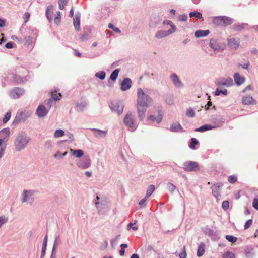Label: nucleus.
I'll return each instance as SVG.
<instances>
[{
	"label": "nucleus",
	"mask_w": 258,
	"mask_h": 258,
	"mask_svg": "<svg viewBox=\"0 0 258 258\" xmlns=\"http://www.w3.org/2000/svg\"><path fill=\"white\" fill-rule=\"evenodd\" d=\"M30 140V138L25 133H19L14 141V147L16 151L19 152L24 149Z\"/></svg>",
	"instance_id": "f03ea898"
},
{
	"label": "nucleus",
	"mask_w": 258,
	"mask_h": 258,
	"mask_svg": "<svg viewBox=\"0 0 258 258\" xmlns=\"http://www.w3.org/2000/svg\"><path fill=\"white\" fill-rule=\"evenodd\" d=\"M237 180L236 176L231 175L228 178V181L231 183H234Z\"/></svg>",
	"instance_id": "69168bd1"
},
{
	"label": "nucleus",
	"mask_w": 258,
	"mask_h": 258,
	"mask_svg": "<svg viewBox=\"0 0 258 258\" xmlns=\"http://www.w3.org/2000/svg\"><path fill=\"white\" fill-rule=\"evenodd\" d=\"M209 46L214 51L221 52L226 47L224 43L217 38H212L210 40Z\"/></svg>",
	"instance_id": "20e7f679"
},
{
	"label": "nucleus",
	"mask_w": 258,
	"mask_h": 258,
	"mask_svg": "<svg viewBox=\"0 0 258 258\" xmlns=\"http://www.w3.org/2000/svg\"><path fill=\"white\" fill-rule=\"evenodd\" d=\"M91 161L88 155L84 156L76 163L77 167L82 169L88 168L91 166Z\"/></svg>",
	"instance_id": "0eeeda50"
},
{
	"label": "nucleus",
	"mask_w": 258,
	"mask_h": 258,
	"mask_svg": "<svg viewBox=\"0 0 258 258\" xmlns=\"http://www.w3.org/2000/svg\"><path fill=\"white\" fill-rule=\"evenodd\" d=\"M64 134L65 133L62 130L58 129L55 131L54 136L55 138H59L64 136Z\"/></svg>",
	"instance_id": "c03bdc74"
},
{
	"label": "nucleus",
	"mask_w": 258,
	"mask_h": 258,
	"mask_svg": "<svg viewBox=\"0 0 258 258\" xmlns=\"http://www.w3.org/2000/svg\"><path fill=\"white\" fill-rule=\"evenodd\" d=\"M187 18V16L186 14L179 15L178 17V20L179 21H186Z\"/></svg>",
	"instance_id": "bf43d9fd"
},
{
	"label": "nucleus",
	"mask_w": 258,
	"mask_h": 258,
	"mask_svg": "<svg viewBox=\"0 0 258 258\" xmlns=\"http://www.w3.org/2000/svg\"><path fill=\"white\" fill-rule=\"evenodd\" d=\"M223 16L214 17L213 19V22L217 26H223Z\"/></svg>",
	"instance_id": "2f4dec72"
},
{
	"label": "nucleus",
	"mask_w": 258,
	"mask_h": 258,
	"mask_svg": "<svg viewBox=\"0 0 258 258\" xmlns=\"http://www.w3.org/2000/svg\"><path fill=\"white\" fill-rule=\"evenodd\" d=\"M7 144L0 140V156H4L6 149Z\"/></svg>",
	"instance_id": "e433bc0d"
},
{
	"label": "nucleus",
	"mask_w": 258,
	"mask_h": 258,
	"mask_svg": "<svg viewBox=\"0 0 258 258\" xmlns=\"http://www.w3.org/2000/svg\"><path fill=\"white\" fill-rule=\"evenodd\" d=\"M245 255L247 258H252L254 255L253 248L251 247H247L245 249Z\"/></svg>",
	"instance_id": "72a5a7b5"
},
{
	"label": "nucleus",
	"mask_w": 258,
	"mask_h": 258,
	"mask_svg": "<svg viewBox=\"0 0 258 258\" xmlns=\"http://www.w3.org/2000/svg\"><path fill=\"white\" fill-rule=\"evenodd\" d=\"M53 11V6L49 5L47 7L46 11V16L48 20L50 22L52 20V12Z\"/></svg>",
	"instance_id": "473e14b6"
},
{
	"label": "nucleus",
	"mask_w": 258,
	"mask_h": 258,
	"mask_svg": "<svg viewBox=\"0 0 258 258\" xmlns=\"http://www.w3.org/2000/svg\"><path fill=\"white\" fill-rule=\"evenodd\" d=\"M184 170L187 172H197L200 170L199 164L192 161H187L183 164Z\"/></svg>",
	"instance_id": "423d86ee"
},
{
	"label": "nucleus",
	"mask_w": 258,
	"mask_h": 258,
	"mask_svg": "<svg viewBox=\"0 0 258 258\" xmlns=\"http://www.w3.org/2000/svg\"><path fill=\"white\" fill-rule=\"evenodd\" d=\"M44 145L47 149H51L53 146V143L51 140H48L45 142Z\"/></svg>",
	"instance_id": "6e6d98bb"
},
{
	"label": "nucleus",
	"mask_w": 258,
	"mask_h": 258,
	"mask_svg": "<svg viewBox=\"0 0 258 258\" xmlns=\"http://www.w3.org/2000/svg\"><path fill=\"white\" fill-rule=\"evenodd\" d=\"M204 233L208 234L209 235H213V233H214V231L213 230H212L208 227H206L204 229Z\"/></svg>",
	"instance_id": "e2e57ef3"
},
{
	"label": "nucleus",
	"mask_w": 258,
	"mask_h": 258,
	"mask_svg": "<svg viewBox=\"0 0 258 258\" xmlns=\"http://www.w3.org/2000/svg\"><path fill=\"white\" fill-rule=\"evenodd\" d=\"M252 206L254 209L258 210V197L254 198Z\"/></svg>",
	"instance_id": "052dcab7"
},
{
	"label": "nucleus",
	"mask_w": 258,
	"mask_h": 258,
	"mask_svg": "<svg viewBox=\"0 0 258 258\" xmlns=\"http://www.w3.org/2000/svg\"><path fill=\"white\" fill-rule=\"evenodd\" d=\"M225 86L230 87L233 85V81L231 78L224 79Z\"/></svg>",
	"instance_id": "de8ad7c7"
},
{
	"label": "nucleus",
	"mask_w": 258,
	"mask_h": 258,
	"mask_svg": "<svg viewBox=\"0 0 258 258\" xmlns=\"http://www.w3.org/2000/svg\"><path fill=\"white\" fill-rule=\"evenodd\" d=\"M95 77L99 78L100 80H104L106 77V73L104 71H99L97 72L95 75Z\"/></svg>",
	"instance_id": "49530a36"
},
{
	"label": "nucleus",
	"mask_w": 258,
	"mask_h": 258,
	"mask_svg": "<svg viewBox=\"0 0 258 258\" xmlns=\"http://www.w3.org/2000/svg\"><path fill=\"white\" fill-rule=\"evenodd\" d=\"M205 245L204 243H201L199 245L197 251V256L200 257L202 256L205 252Z\"/></svg>",
	"instance_id": "f704fd0d"
},
{
	"label": "nucleus",
	"mask_w": 258,
	"mask_h": 258,
	"mask_svg": "<svg viewBox=\"0 0 258 258\" xmlns=\"http://www.w3.org/2000/svg\"><path fill=\"white\" fill-rule=\"evenodd\" d=\"M123 122L126 126L128 128L129 131L133 132L136 130L137 125L135 118L131 112L127 113L124 118Z\"/></svg>",
	"instance_id": "7ed1b4c3"
},
{
	"label": "nucleus",
	"mask_w": 258,
	"mask_h": 258,
	"mask_svg": "<svg viewBox=\"0 0 258 258\" xmlns=\"http://www.w3.org/2000/svg\"><path fill=\"white\" fill-rule=\"evenodd\" d=\"M94 202L98 214H101L102 213V210L106 206V201L101 199L99 196H97Z\"/></svg>",
	"instance_id": "9d476101"
},
{
	"label": "nucleus",
	"mask_w": 258,
	"mask_h": 258,
	"mask_svg": "<svg viewBox=\"0 0 258 258\" xmlns=\"http://www.w3.org/2000/svg\"><path fill=\"white\" fill-rule=\"evenodd\" d=\"M199 143V141L195 138H191L189 144V147L192 149H195V145Z\"/></svg>",
	"instance_id": "09e8293b"
},
{
	"label": "nucleus",
	"mask_w": 258,
	"mask_h": 258,
	"mask_svg": "<svg viewBox=\"0 0 258 258\" xmlns=\"http://www.w3.org/2000/svg\"><path fill=\"white\" fill-rule=\"evenodd\" d=\"M163 24L164 25H170L171 26V29H169L168 30L172 31L173 33L176 31L177 28L171 20H164L163 22Z\"/></svg>",
	"instance_id": "c85d7f7f"
},
{
	"label": "nucleus",
	"mask_w": 258,
	"mask_h": 258,
	"mask_svg": "<svg viewBox=\"0 0 258 258\" xmlns=\"http://www.w3.org/2000/svg\"><path fill=\"white\" fill-rule=\"evenodd\" d=\"M11 116V111H9L5 114V115L3 118V121L4 122V123L7 122L9 121V120L10 119Z\"/></svg>",
	"instance_id": "5fc2aeb1"
},
{
	"label": "nucleus",
	"mask_w": 258,
	"mask_h": 258,
	"mask_svg": "<svg viewBox=\"0 0 258 258\" xmlns=\"http://www.w3.org/2000/svg\"><path fill=\"white\" fill-rule=\"evenodd\" d=\"M14 80L17 83H20L24 82V78L20 77L19 75H15L13 77Z\"/></svg>",
	"instance_id": "3c124183"
},
{
	"label": "nucleus",
	"mask_w": 258,
	"mask_h": 258,
	"mask_svg": "<svg viewBox=\"0 0 258 258\" xmlns=\"http://www.w3.org/2000/svg\"><path fill=\"white\" fill-rule=\"evenodd\" d=\"M132 86L131 80L128 78H126L123 79L121 84V89L122 91H126L128 90Z\"/></svg>",
	"instance_id": "aec40b11"
},
{
	"label": "nucleus",
	"mask_w": 258,
	"mask_h": 258,
	"mask_svg": "<svg viewBox=\"0 0 258 258\" xmlns=\"http://www.w3.org/2000/svg\"><path fill=\"white\" fill-rule=\"evenodd\" d=\"M223 258H235V255L231 252L227 251L223 254Z\"/></svg>",
	"instance_id": "4d7b16f0"
},
{
	"label": "nucleus",
	"mask_w": 258,
	"mask_h": 258,
	"mask_svg": "<svg viewBox=\"0 0 258 258\" xmlns=\"http://www.w3.org/2000/svg\"><path fill=\"white\" fill-rule=\"evenodd\" d=\"M109 107L112 111L116 112L120 115L123 112L124 106L121 102L113 101L109 104Z\"/></svg>",
	"instance_id": "1a4fd4ad"
},
{
	"label": "nucleus",
	"mask_w": 258,
	"mask_h": 258,
	"mask_svg": "<svg viewBox=\"0 0 258 258\" xmlns=\"http://www.w3.org/2000/svg\"><path fill=\"white\" fill-rule=\"evenodd\" d=\"M223 94L224 95H227V90L226 89H224L223 90H220L218 88H217L215 92V95L216 96H219L221 94Z\"/></svg>",
	"instance_id": "a18cd8bd"
},
{
	"label": "nucleus",
	"mask_w": 258,
	"mask_h": 258,
	"mask_svg": "<svg viewBox=\"0 0 258 258\" xmlns=\"http://www.w3.org/2000/svg\"><path fill=\"white\" fill-rule=\"evenodd\" d=\"M210 33L209 30H197L195 33V36L197 38L201 37H204L207 36Z\"/></svg>",
	"instance_id": "b1692460"
},
{
	"label": "nucleus",
	"mask_w": 258,
	"mask_h": 258,
	"mask_svg": "<svg viewBox=\"0 0 258 258\" xmlns=\"http://www.w3.org/2000/svg\"><path fill=\"white\" fill-rule=\"evenodd\" d=\"M242 103L244 105H256L257 104L256 101L250 95H247L242 97Z\"/></svg>",
	"instance_id": "a211bd4d"
},
{
	"label": "nucleus",
	"mask_w": 258,
	"mask_h": 258,
	"mask_svg": "<svg viewBox=\"0 0 258 258\" xmlns=\"http://www.w3.org/2000/svg\"><path fill=\"white\" fill-rule=\"evenodd\" d=\"M80 17L81 15L79 12H78L76 13L75 17L73 18V25L75 30L77 31L80 30Z\"/></svg>",
	"instance_id": "412c9836"
},
{
	"label": "nucleus",
	"mask_w": 258,
	"mask_h": 258,
	"mask_svg": "<svg viewBox=\"0 0 258 258\" xmlns=\"http://www.w3.org/2000/svg\"><path fill=\"white\" fill-rule=\"evenodd\" d=\"M240 40L238 38H232L228 39V46L233 50H236L240 45Z\"/></svg>",
	"instance_id": "f8f14e48"
},
{
	"label": "nucleus",
	"mask_w": 258,
	"mask_h": 258,
	"mask_svg": "<svg viewBox=\"0 0 258 258\" xmlns=\"http://www.w3.org/2000/svg\"><path fill=\"white\" fill-rule=\"evenodd\" d=\"M214 128H215V126H212L210 124H205V125H202V126H201L199 128H196L195 131L196 132H205L206 131L213 129Z\"/></svg>",
	"instance_id": "bb28decb"
},
{
	"label": "nucleus",
	"mask_w": 258,
	"mask_h": 258,
	"mask_svg": "<svg viewBox=\"0 0 258 258\" xmlns=\"http://www.w3.org/2000/svg\"><path fill=\"white\" fill-rule=\"evenodd\" d=\"M61 19L60 12L58 11L55 16L54 22L56 24H58L60 22Z\"/></svg>",
	"instance_id": "13d9d810"
},
{
	"label": "nucleus",
	"mask_w": 258,
	"mask_h": 258,
	"mask_svg": "<svg viewBox=\"0 0 258 258\" xmlns=\"http://www.w3.org/2000/svg\"><path fill=\"white\" fill-rule=\"evenodd\" d=\"M223 183L219 182L213 184L211 187L213 196L217 199H218V198L221 196L220 188L223 186Z\"/></svg>",
	"instance_id": "9b49d317"
},
{
	"label": "nucleus",
	"mask_w": 258,
	"mask_h": 258,
	"mask_svg": "<svg viewBox=\"0 0 258 258\" xmlns=\"http://www.w3.org/2000/svg\"><path fill=\"white\" fill-rule=\"evenodd\" d=\"M189 15L190 18L195 17L198 19H201L202 18V14L197 11L191 12L189 14Z\"/></svg>",
	"instance_id": "37998d69"
},
{
	"label": "nucleus",
	"mask_w": 258,
	"mask_h": 258,
	"mask_svg": "<svg viewBox=\"0 0 258 258\" xmlns=\"http://www.w3.org/2000/svg\"><path fill=\"white\" fill-rule=\"evenodd\" d=\"M47 244V235H46L43 239V241L40 258H44V257L45 255Z\"/></svg>",
	"instance_id": "cd10ccee"
},
{
	"label": "nucleus",
	"mask_w": 258,
	"mask_h": 258,
	"mask_svg": "<svg viewBox=\"0 0 258 258\" xmlns=\"http://www.w3.org/2000/svg\"><path fill=\"white\" fill-rule=\"evenodd\" d=\"M216 120L218 122H220L219 124L217 125V126H219L222 125V123L225 122V119L220 116H218L216 118Z\"/></svg>",
	"instance_id": "338daca9"
},
{
	"label": "nucleus",
	"mask_w": 258,
	"mask_h": 258,
	"mask_svg": "<svg viewBox=\"0 0 258 258\" xmlns=\"http://www.w3.org/2000/svg\"><path fill=\"white\" fill-rule=\"evenodd\" d=\"M170 79L171 80L173 85L177 88H182L183 86V84L180 81L179 77L175 73H172L170 76Z\"/></svg>",
	"instance_id": "4468645a"
},
{
	"label": "nucleus",
	"mask_w": 258,
	"mask_h": 258,
	"mask_svg": "<svg viewBox=\"0 0 258 258\" xmlns=\"http://www.w3.org/2000/svg\"><path fill=\"white\" fill-rule=\"evenodd\" d=\"M173 33L172 31L160 30L156 33L155 36L157 39H162Z\"/></svg>",
	"instance_id": "6ab92c4d"
},
{
	"label": "nucleus",
	"mask_w": 258,
	"mask_h": 258,
	"mask_svg": "<svg viewBox=\"0 0 258 258\" xmlns=\"http://www.w3.org/2000/svg\"><path fill=\"white\" fill-rule=\"evenodd\" d=\"M225 238L229 242L232 243H235L237 240V238L232 235H226Z\"/></svg>",
	"instance_id": "603ef678"
},
{
	"label": "nucleus",
	"mask_w": 258,
	"mask_h": 258,
	"mask_svg": "<svg viewBox=\"0 0 258 258\" xmlns=\"http://www.w3.org/2000/svg\"><path fill=\"white\" fill-rule=\"evenodd\" d=\"M87 105V103L86 102L83 101L80 103H77L76 105V110L79 112L83 111Z\"/></svg>",
	"instance_id": "c756f323"
},
{
	"label": "nucleus",
	"mask_w": 258,
	"mask_h": 258,
	"mask_svg": "<svg viewBox=\"0 0 258 258\" xmlns=\"http://www.w3.org/2000/svg\"><path fill=\"white\" fill-rule=\"evenodd\" d=\"M222 207L223 210H227L229 208V202L228 201H224L223 202Z\"/></svg>",
	"instance_id": "680f3d73"
},
{
	"label": "nucleus",
	"mask_w": 258,
	"mask_h": 258,
	"mask_svg": "<svg viewBox=\"0 0 258 258\" xmlns=\"http://www.w3.org/2000/svg\"><path fill=\"white\" fill-rule=\"evenodd\" d=\"M70 151L72 153V155L76 158H81L84 155V152L81 149H70Z\"/></svg>",
	"instance_id": "393cba45"
},
{
	"label": "nucleus",
	"mask_w": 258,
	"mask_h": 258,
	"mask_svg": "<svg viewBox=\"0 0 258 258\" xmlns=\"http://www.w3.org/2000/svg\"><path fill=\"white\" fill-rule=\"evenodd\" d=\"M155 189V187L154 185H150L147 190L146 195L145 197H146V198H149V197L154 191Z\"/></svg>",
	"instance_id": "58836bf2"
},
{
	"label": "nucleus",
	"mask_w": 258,
	"mask_h": 258,
	"mask_svg": "<svg viewBox=\"0 0 258 258\" xmlns=\"http://www.w3.org/2000/svg\"><path fill=\"white\" fill-rule=\"evenodd\" d=\"M34 194L35 191L33 190H24L22 194V202L32 204L34 201Z\"/></svg>",
	"instance_id": "39448f33"
},
{
	"label": "nucleus",
	"mask_w": 258,
	"mask_h": 258,
	"mask_svg": "<svg viewBox=\"0 0 258 258\" xmlns=\"http://www.w3.org/2000/svg\"><path fill=\"white\" fill-rule=\"evenodd\" d=\"M25 45L26 47H29L33 44V38L31 36H26L25 37Z\"/></svg>",
	"instance_id": "4c0bfd02"
},
{
	"label": "nucleus",
	"mask_w": 258,
	"mask_h": 258,
	"mask_svg": "<svg viewBox=\"0 0 258 258\" xmlns=\"http://www.w3.org/2000/svg\"><path fill=\"white\" fill-rule=\"evenodd\" d=\"M186 115L190 117H194L195 116V112L191 108H189L187 109Z\"/></svg>",
	"instance_id": "864d4df0"
},
{
	"label": "nucleus",
	"mask_w": 258,
	"mask_h": 258,
	"mask_svg": "<svg viewBox=\"0 0 258 258\" xmlns=\"http://www.w3.org/2000/svg\"><path fill=\"white\" fill-rule=\"evenodd\" d=\"M31 115L30 111H18L15 116L14 123H19L25 121Z\"/></svg>",
	"instance_id": "6e6552de"
},
{
	"label": "nucleus",
	"mask_w": 258,
	"mask_h": 258,
	"mask_svg": "<svg viewBox=\"0 0 258 258\" xmlns=\"http://www.w3.org/2000/svg\"><path fill=\"white\" fill-rule=\"evenodd\" d=\"M233 78L235 83L240 86L242 85L245 82V78L243 76H241L238 73H235L234 74Z\"/></svg>",
	"instance_id": "4be33fe9"
},
{
	"label": "nucleus",
	"mask_w": 258,
	"mask_h": 258,
	"mask_svg": "<svg viewBox=\"0 0 258 258\" xmlns=\"http://www.w3.org/2000/svg\"><path fill=\"white\" fill-rule=\"evenodd\" d=\"M49 110L47 109L44 105H40L38 106L36 113L39 118H42L46 116Z\"/></svg>",
	"instance_id": "ddd939ff"
},
{
	"label": "nucleus",
	"mask_w": 258,
	"mask_h": 258,
	"mask_svg": "<svg viewBox=\"0 0 258 258\" xmlns=\"http://www.w3.org/2000/svg\"><path fill=\"white\" fill-rule=\"evenodd\" d=\"M162 120V116L159 114L157 117L154 115H150L148 117V120L152 122H156L158 124L160 123Z\"/></svg>",
	"instance_id": "a878e982"
},
{
	"label": "nucleus",
	"mask_w": 258,
	"mask_h": 258,
	"mask_svg": "<svg viewBox=\"0 0 258 258\" xmlns=\"http://www.w3.org/2000/svg\"><path fill=\"white\" fill-rule=\"evenodd\" d=\"M61 97V95L60 93H59L58 94H52L51 95V98H50L48 100V104L50 103V102H52V100H59L60 99Z\"/></svg>",
	"instance_id": "ea45409f"
},
{
	"label": "nucleus",
	"mask_w": 258,
	"mask_h": 258,
	"mask_svg": "<svg viewBox=\"0 0 258 258\" xmlns=\"http://www.w3.org/2000/svg\"><path fill=\"white\" fill-rule=\"evenodd\" d=\"M252 219H249V220H247L244 225V229H247L248 228H249L250 227V226L252 225Z\"/></svg>",
	"instance_id": "0e129e2a"
},
{
	"label": "nucleus",
	"mask_w": 258,
	"mask_h": 258,
	"mask_svg": "<svg viewBox=\"0 0 258 258\" xmlns=\"http://www.w3.org/2000/svg\"><path fill=\"white\" fill-rule=\"evenodd\" d=\"M8 222V217L5 215L0 216V229Z\"/></svg>",
	"instance_id": "a19ab883"
},
{
	"label": "nucleus",
	"mask_w": 258,
	"mask_h": 258,
	"mask_svg": "<svg viewBox=\"0 0 258 258\" xmlns=\"http://www.w3.org/2000/svg\"><path fill=\"white\" fill-rule=\"evenodd\" d=\"M182 129V127L179 123H175L171 125L170 130L172 132H178Z\"/></svg>",
	"instance_id": "c9c22d12"
},
{
	"label": "nucleus",
	"mask_w": 258,
	"mask_h": 258,
	"mask_svg": "<svg viewBox=\"0 0 258 258\" xmlns=\"http://www.w3.org/2000/svg\"><path fill=\"white\" fill-rule=\"evenodd\" d=\"M54 157L58 159H62V153L59 151H57L54 155Z\"/></svg>",
	"instance_id": "774afa93"
},
{
	"label": "nucleus",
	"mask_w": 258,
	"mask_h": 258,
	"mask_svg": "<svg viewBox=\"0 0 258 258\" xmlns=\"http://www.w3.org/2000/svg\"><path fill=\"white\" fill-rule=\"evenodd\" d=\"M152 103V99L141 88L137 89V110L138 117L142 121L147 108Z\"/></svg>",
	"instance_id": "f257e3e1"
},
{
	"label": "nucleus",
	"mask_w": 258,
	"mask_h": 258,
	"mask_svg": "<svg viewBox=\"0 0 258 258\" xmlns=\"http://www.w3.org/2000/svg\"><path fill=\"white\" fill-rule=\"evenodd\" d=\"M248 26V25L247 23H238L233 25V29L236 31H240L242 30L247 28Z\"/></svg>",
	"instance_id": "5701e85b"
},
{
	"label": "nucleus",
	"mask_w": 258,
	"mask_h": 258,
	"mask_svg": "<svg viewBox=\"0 0 258 258\" xmlns=\"http://www.w3.org/2000/svg\"><path fill=\"white\" fill-rule=\"evenodd\" d=\"M89 130L93 132L94 137L97 138H105L107 134V131H103L95 128H89Z\"/></svg>",
	"instance_id": "2eb2a0df"
},
{
	"label": "nucleus",
	"mask_w": 258,
	"mask_h": 258,
	"mask_svg": "<svg viewBox=\"0 0 258 258\" xmlns=\"http://www.w3.org/2000/svg\"><path fill=\"white\" fill-rule=\"evenodd\" d=\"M167 188L171 193H173L176 187L172 183L169 182L167 184Z\"/></svg>",
	"instance_id": "8fccbe9b"
},
{
	"label": "nucleus",
	"mask_w": 258,
	"mask_h": 258,
	"mask_svg": "<svg viewBox=\"0 0 258 258\" xmlns=\"http://www.w3.org/2000/svg\"><path fill=\"white\" fill-rule=\"evenodd\" d=\"M234 20L231 18L223 16V26H226L228 25H231L233 22Z\"/></svg>",
	"instance_id": "7c9ffc66"
},
{
	"label": "nucleus",
	"mask_w": 258,
	"mask_h": 258,
	"mask_svg": "<svg viewBox=\"0 0 258 258\" xmlns=\"http://www.w3.org/2000/svg\"><path fill=\"white\" fill-rule=\"evenodd\" d=\"M24 93L23 89L20 88H16L11 91L10 92V96L14 99L19 98Z\"/></svg>",
	"instance_id": "dca6fc26"
},
{
	"label": "nucleus",
	"mask_w": 258,
	"mask_h": 258,
	"mask_svg": "<svg viewBox=\"0 0 258 258\" xmlns=\"http://www.w3.org/2000/svg\"><path fill=\"white\" fill-rule=\"evenodd\" d=\"M119 72V69H118L114 70L111 73V74L110 75V79L112 81L116 80L118 77Z\"/></svg>",
	"instance_id": "79ce46f5"
},
{
	"label": "nucleus",
	"mask_w": 258,
	"mask_h": 258,
	"mask_svg": "<svg viewBox=\"0 0 258 258\" xmlns=\"http://www.w3.org/2000/svg\"><path fill=\"white\" fill-rule=\"evenodd\" d=\"M10 131L9 128H5L0 131V140L3 143H6L8 140Z\"/></svg>",
	"instance_id": "f3484780"
}]
</instances>
